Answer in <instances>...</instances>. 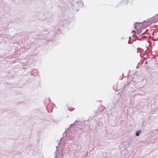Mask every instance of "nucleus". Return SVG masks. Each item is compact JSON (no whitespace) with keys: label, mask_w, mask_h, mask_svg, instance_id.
<instances>
[{"label":"nucleus","mask_w":158,"mask_h":158,"mask_svg":"<svg viewBox=\"0 0 158 158\" xmlns=\"http://www.w3.org/2000/svg\"><path fill=\"white\" fill-rule=\"evenodd\" d=\"M115 107V103L114 102H113L112 103V105L111 106V108H114Z\"/></svg>","instance_id":"nucleus-7"},{"label":"nucleus","mask_w":158,"mask_h":158,"mask_svg":"<svg viewBox=\"0 0 158 158\" xmlns=\"http://www.w3.org/2000/svg\"><path fill=\"white\" fill-rule=\"evenodd\" d=\"M51 104H48V107H46V109L47 110H48V111L49 112V109L51 110L52 109V107H51Z\"/></svg>","instance_id":"nucleus-2"},{"label":"nucleus","mask_w":158,"mask_h":158,"mask_svg":"<svg viewBox=\"0 0 158 158\" xmlns=\"http://www.w3.org/2000/svg\"><path fill=\"white\" fill-rule=\"evenodd\" d=\"M71 127H70H70H69L68 129H67V131H69L70 130V128Z\"/></svg>","instance_id":"nucleus-13"},{"label":"nucleus","mask_w":158,"mask_h":158,"mask_svg":"<svg viewBox=\"0 0 158 158\" xmlns=\"http://www.w3.org/2000/svg\"><path fill=\"white\" fill-rule=\"evenodd\" d=\"M141 133V130H139L137 131L136 132V134H135L136 136H138L139 135V134Z\"/></svg>","instance_id":"nucleus-4"},{"label":"nucleus","mask_w":158,"mask_h":158,"mask_svg":"<svg viewBox=\"0 0 158 158\" xmlns=\"http://www.w3.org/2000/svg\"><path fill=\"white\" fill-rule=\"evenodd\" d=\"M45 31H43L42 33L43 34H44V35H46L47 34H45Z\"/></svg>","instance_id":"nucleus-12"},{"label":"nucleus","mask_w":158,"mask_h":158,"mask_svg":"<svg viewBox=\"0 0 158 158\" xmlns=\"http://www.w3.org/2000/svg\"><path fill=\"white\" fill-rule=\"evenodd\" d=\"M77 4V6L80 7H82L84 5L83 2L81 0L78 2Z\"/></svg>","instance_id":"nucleus-1"},{"label":"nucleus","mask_w":158,"mask_h":158,"mask_svg":"<svg viewBox=\"0 0 158 158\" xmlns=\"http://www.w3.org/2000/svg\"><path fill=\"white\" fill-rule=\"evenodd\" d=\"M99 158H107L106 154L103 153V154L100 155L99 156Z\"/></svg>","instance_id":"nucleus-3"},{"label":"nucleus","mask_w":158,"mask_h":158,"mask_svg":"<svg viewBox=\"0 0 158 158\" xmlns=\"http://www.w3.org/2000/svg\"><path fill=\"white\" fill-rule=\"evenodd\" d=\"M132 33H136V32H135V31L134 30H133L132 31Z\"/></svg>","instance_id":"nucleus-16"},{"label":"nucleus","mask_w":158,"mask_h":158,"mask_svg":"<svg viewBox=\"0 0 158 158\" xmlns=\"http://www.w3.org/2000/svg\"><path fill=\"white\" fill-rule=\"evenodd\" d=\"M65 132H66V131H65V132L64 133V134H63V135H64V133H65Z\"/></svg>","instance_id":"nucleus-21"},{"label":"nucleus","mask_w":158,"mask_h":158,"mask_svg":"<svg viewBox=\"0 0 158 158\" xmlns=\"http://www.w3.org/2000/svg\"><path fill=\"white\" fill-rule=\"evenodd\" d=\"M135 28L136 29V26H135Z\"/></svg>","instance_id":"nucleus-20"},{"label":"nucleus","mask_w":158,"mask_h":158,"mask_svg":"<svg viewBox=\"0 0 158 158\" xmlns=\"http://www.w3.org/2000/svg\"><path fill=\"white\" fill-rule=\"evenodd\" d=\"M136 24H142V23H138V22H137V23H136Z\"/></svg>","instance_id":"nucleus-15"},{"label":"nucleus","mask_w":158,"mask_h":158,"mask_svg":"<svg viewBox=\"0 0 158 158\" xmlns=\"http://www.w3.org/2000/svg\"><path fill=\"white\" fill-rule=\"evenodd\" d=\"M136 36V38H138V37H137V36H135V35H133L132 37H133V36Z\"/></svg>","instance_id":"nucleus-18"},{"label":"nucleus","mask_w":158,"mask_h":158,"mask_svg":"<svg viewBox=\"0 0 158 158\" xmlns=\"http://www.w3.org/2000/svg\"><path fill=\"white\" fill-rule=\"evenodd\" d=\"M148 63V62L147 61H146L144 64L145 65V64H146Z\"/></svg>","instance_id":"nucleus-17"},{"label":"nucleus","mask_w":158,"mask_h":158,"mask_svg":"<svg viewBox=\"0 0 158 158\" xmlns=\"http://www.w3.org/2000/svg\"><path fill=\"white\" fill-rule=\"evenodd\" d=\"M63 138H61V139H60V140Z\"/></svg>","instance_id":"nucleus-22"},{"label":"nucleus","mask_w":158,"mask_h":158,"mask_svg":"<svg viewBox=\"0 0 158 158\" xmlns=\"http://www.w3.org/2000/svg\"><path fill=\"white\" fill-rule=\"evenodd\" d=\"M129 39L130 40H131V37L130 36L129 37Z\"/></svg>","instance_id":"nucleus-19"},{"label":"nucleus","mask_w":158,"mask_h":158,"mask_svg":"<svg viewBox=\"0 0 158 158\" xmlns=\"http://www.w3.org/2000/svg\"><path fill=\"white\" fill-rule=\"evenodd\" d=\"M55 157H56V158H58L57 156H55Z\"/></svg>","instance_id":"nucleus-23"},{"label":"nucleus","mask_w":158,"mask_h":158,"mask_svg":"<svg viewBox=\"0 0 158 158\" xmlns=\"http://www.w3.org/2000/svg\"><path fill=\"white\" fill-rule=\"evenodd\" d=\"M128 0H123L122 3L125 4H127L128 3Z\"/></svg>","instance_id":"nucleus-6"},{"label":"nucleus","mask_w":158,"mask_h":158,"mask_svg":"<svg viewBox=\"0 0 158 158\" xmlns=\"http://www.w3.org/2000/svg\"><path fill=\"white\" fill-rule=\"evenodd\" d=\"M132 43H133V42H131L130 40H129L128 41V43L129 44H132Z\"/></svg>","instance_id":"nucleus-11"},{"label":"nucleus","mask_w":158,"mask_h":158,"mask_svg":"<svg viewBox=\"0 0 158 158\" xmlns=\"http://www.w3.org/2000/svg\"><path fill=\"white\" fill-rule=\"evenodd\" d=\"M142 40H143V38H142L138 39V40L139 41H141Z\"/></svg>","instance_id":"nucleus-14"},{"label":"nucleus","mask_w":158,"mask_h":158,"mask_svg":"<svg viewBox=\"0 0 158 158\" xmlns=\"http://www.w3.org/2000/svg\"><path fill=\"white\" fill-rule=\"evenodd\" d=\"M142 30H140V31H138V32H137L138 34L139 35L142 32Z\"/></svg>","instance_id":"nucleus-8"},{"label":"nucleus","mask_w":158,"mask_h":158,"mask_svg":"<svg viewBox=\"0 0 158 158\" xmlns=\"http://www.w3.org/2000/svg\"><path fill=\"white\" fill-rule=\"evenodd\" d=\"M78 122V121L77 120H76L73 124H71L70 125V127H72L74 125H75Z\"/></svg>","instance_id":"nucleus-5"},{"label":"nucleus","mask_w":158,"mask_h":158,"mask_svg":"<svg viewBox=\"0 0 158 158\" xmlns=\"http://www.w3.org/2000/svg\"><path fill=\"white\" fill-rule=\"evenodd\" d=\"M56 29H57V30H58V33H59L60 32H61V31H60V29H59V28L58 27H56Z\"/></svg>","instance_id":"nucleus-10"},{"label":"nucleus","mask_w":158,"mask_h":158,"mask_svg":"<svg viewBox=\"0 0 158 158\" xmlns=\"http://www.w3.org/2000/svg\"><path fill=\"white\" fill-rule=\"evenodd\" d=\"M137 50H138V51H140V52H141V51H143V50L142 48H137Z\"/></svg>","instance_id":"nucleus-9"}]
</instances>
